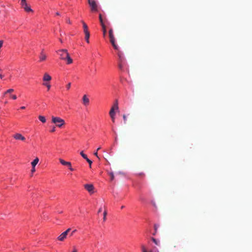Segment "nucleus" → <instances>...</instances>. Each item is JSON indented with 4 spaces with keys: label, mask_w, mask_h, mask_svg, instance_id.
<instances>
[{
    "label": "nucleus",
    "mask_w": 252,
    "mask_h": 252,
    "mask_svg": "<svg viewBox=\"0 0 252 252\" xmlns=\"http://www.w3.org/2000/svg\"><path fill=\"white\" fill-rule=\"evenodd\" d=\"M57 52L60 56L61 60L66 61L67 64H71L72 63L73 61L66 49L59 50Z\"/></svg>",
    "instance_id": "f257e3e1"
},
{
    "label": "nucleus",
    "mask_w": 252,
    "mask_h": 252,
    "mask_svg": "<svg viewBox=\"0 0 252 252\" xmlns=\"http://www.w3.org/2000/svg\"><path fill=\"white\" fill-rule=\"evenodd\" d=\"M52 122L55 124L57 126L61 127L63 126L64 125L65 122L64 120L58 117H52Z\"/></svg>",
    "instance_id": "f03ea898"
},
{
    "label": "nucleus",
    "mask_w": 252,
    "mask_h": 252,
    "mask_svg": "<svg viewBox=\"0 0 252 252\" xmlns=\"http://www.w3.org/2000/svg\"><path fill=\"white\" fill-rule=\"evenodd\" d=\"M70 228H68L66 231L63 232L58 237V240L60 241H63L66 238L68 232L70 231Z\"/></svg>",
    "instance_id": "7ed1b4c3"
},
{
    "label": "nucleus",
    "mask_w": 252,
    "mask_h": 252,
    "mask_svg": "<svg viewBox=\"0 0 252 252\" xmlns=\"http://www.w3.org/2000/svg\"><path fill=\"white\" fill-rule=\"evenodd\" d=\"M88 3L91 6V10L92 11H97V5L94 0H93L91 1H89Z\"/></svg>",
    "instance_id": "20e7f679"
},
{
    "label": "nucleus",
    "mask_w": 252,
    "mask_h": 252,
    "mask_svg": "<svg viewBox=\"0 0 252 252\" xmlns=\"http://www.w3.org/2000/svg\"><path fill=\"white\" fill-rule=\"evenodd\" d=\"M84 188L90 194L94 193V187L92 184H86Z\"/></svg>",
    "instance_id": "39448f33"
},
{
    "label": "nucleus",
    "mask_w": 252,
    "mask_h": 252,
    "mask_svg": "<svg viewBox=\"0 0 252 252\" xmlns=\"http://www.w3.org/2000/svg\"><path fill=\"white\" fill-rule=\"evenodd\" d=\"M21 4L25 11L27 12H32V10L30 6H28L26 1L21 3Z\"/></svg>",
    "instance_id": "423d86ee"
},
{
    "label": "nucleus",
    "mask_w": 252,
    "mask_h": 252,
    "mask_svg": "<svg viewBox=\"0 0 252 252\" xmlns=\"http://www.w3.org/2000/svg\"><path fill=\"white\" fill-rule=\"evenodd\" d=\"M13 138L16 140H19L21 141H25L26 140V138L23 136L21 133H16L14 135H13Z\"/></svg>",
    "instance_id": "0eeeda50"
},
{
    "label": "nucleus",
    "mask_w": 252,
    "mask_h": 252,
    "mask_svg": "<svg viewBox=\"0 0 252 252\" xmlns=\"http://www.w3.org/2000/svg\"><path fill=\"white\" fill-rule=\"evenodd\" d=\"M83 103L85 106H87L89 104L90 100L88 98L87 95L85 94L83 95L82 98Z\"/></svg>",
    "instance_id": "6e6552de"
},
{
    "label": "nucleus",
    "mask_w": 252,
    "mask_h": 252,
    "mask_svg": "<svg viewBox=\"0 0 252 252\" xmlns=\"http://www.w3.org/2000/svg\"><path fill=\"white\" fill-rule=\"evenodd\" d=\"M109 38L110 42H114L115 41L114 35L113 34V30L110 29L109 31Z\"/></svg>",
    "instance_id": "1a4fd4ad"
},
{
    "label": "nucleus",
    "mask_w": 252,
    "mask_h": 252,
    "mask_svg": "<svg viewBox=\"0 0 252 252\" xmlns=\"http://www.w3.org/2000/svg\"><path fill=\"white\" fill-rule=\"evenodd\" d=\"M39 59H40V60H39L40 62L44 61L46 59V55L44 53L43 50L40 53V56H39Z\"/></svg>",
    "instance_id": "9d476101"
},
{
    "label": "nucleus",
    "mask_w": 252,
    "mask_h": 252,
    "mask_svg": "<svg viewBox=\"0 0 252 252\" xmlns=\"http://www.w3.org/2000/svg\"><path fill=\"white\" fill-rule=\"evenodd\" d=\"M59 161L62 165L67 166H70V164H71L70 162L66 161L62 158H60Z\"/></svg>",
    "instance_id": "9b49d317"
},
{
    "label": "nucleus",
    "mask_w": 252,
    "mask_h": 252,
    "mask_svg": "<svg viewBox=\"0 0 252 252\" xmlns=\"http://www.w3.org/2000/svg\"><path fill=\"white\" fill-rule=\"evenodd\" d=\"M51 79L52 78L51 76H50L48 73H45L43 76V80L44 81H50Z\"/></svg>",
    "instance_id": "f8f14e48"
},
{
    "label": "nucleus",
    "mask_w": 252,
    "mask_h": 252,
    "mask_svg": "<svg viewBox=\"0 0 252 252\" xmlns=\"http://www.w3.org/2000/svg\"><path fill=\"white\" fill-rule=\"evenodd\" d=\"M82 23L83 24L84 32L85 33L86 32H89L88 31V28L87 24L83 21H82Z\"/></svg>",
    "instance_id": "ddd939ff"
},
{
    "label": "nucleus",
    "mask_w": 252,
    "mask_h": 252,
    "mask_svg": "<svg viewBox=\"0 0 252 252\" xmlns=\"http://www.w3.org/2000/svg\"><path fill=\"white\" fill-rule=\"evenodd\" d=\"M119 56V62H123L125 60L124 57L123 56L122 54L120 52H119L118 54Z\"/></svg>",
    "instance_id": "4468645a"
},
{
    "label": "nucleus",
    "mask_w": 252,
    "mask_h": 252,
    "mask_svg": "<svg viewBox=\"0 0 252 252\" xmlns=\"http://www.w3.org/2000/svg\"><path fill=\"white\" fill-rule=\"evenodd\" d=\"M111 108H113L114 110H116L119 109L118 102L117 100H116L115 101V103L113 104V105L112 106Z\"/></svg>",
    "instance_id": "2eb2a0df"
},
{
    "label": "nucleus",
    "mask_w": 252,
    "mask_h": 252,
    "mask_svg": "<svg viewBox=\"0 0 252 252\" xmlns=\"http://www.w3.org/2000/svg\"><path fill=\"white\" fill-rule=\"evenodd\" d=\"M85 34V40L86 42L89 43V38H90V32H86L84 33Z\"/></svg>",
    "instance_id": "dca6fc26"
},
{
    "label": "nucleus",
    "mask_w": 252,
    "mask_h": 252,
    "mask_svg": "<svg viewBox=\"0 0 252 252\" xmlns=\"http://www.w3.org/2000/svg\"><path fill=\"white\" fill-rule=\"evenodd\" d=\"M39 161V159L38 158H36L31 163L32 166H35L36 165Z\"/></svg>",
    "instance_id": "f3484780"
},
{
    "label": "nucleus",
    "mask_w": 252,
    "mask_h": 252,
    "mask_svg": "<svg viewBox=\"0 0 252 252\" xmlns=\"http://www.w3.org/2000/svg\"><path fill=\"white\" fill-rule=\"evenodd\" d=\"M13 92H14V89H9L7 90L6 91H5L2 97H4L5 94H11V93H13Z\"/></svg>",
    "instance_id": "a211bd4d"
},
{
    "label": "nucleus",
    "mask_w": 252,
    "mask_h": 252,
    "mask_svg": "<svg viewBox=\"0 0 252 252\" xmlns=\"http://www.w3.org/2000/svg\"><path fill=\"white\" fill-rule=\"evenodd\" d=\"M142 252H153L152 250L147 251L145 246L143 245H141Z\"/></svg>",
    "instance_id": "6ab92c4d"
},
{
    "label": "nucleus",
    "mask_w": 252,
    "mask_h": 252,
    "mask_svg": "<svg viewBox=\"0 0 252 252\" xmlns=\"http://www.w3.org/2000/svg\"><path fill=\"white\" fill-rule=\"evenodd\" d=\"M152 241L157 245V246H159L160 245V242L159 241L156 239L154 238H152Z\"/></svg>",
    "instance_id": "aec40b11"
},
{
    "label": "nucleus",
    "mask_w": 252,
    "mask_h": 252,
    "mask_svg": "<svg viewBox=\"0 0 252 252\" xmlns=\"http://www.w3.org/2000/svg\"><path fill=\"white\" fill-rule=\"evenodd\" d=\"M115 110H114L113 108H111L109 111V115L110 116H115L116 113L115 112Z\"/></svg>",
    "instance_id": "412c9836"
},
{
    "label": "nucleus",
    "mask_w": 252,
    "mask_h": 252,
    "mask_svg": "<svg viewBox=\"0 0 252 252\" xmlns=\"http://www.w3.org/2000/svg\"><path fill=\"white\" fill-rule=\"evenodd\" d=\"M38 119H39V120L41 122H42V123H45V122H46V119H45V117H44V116H39L38 117Z\"/></svg>",
    "instance_id": "4be33fe9"
},
{
    "label": "nucleus",
    "mask_w": 252,
    "mask_h": 252,
    "mask_svg": "<svg viewBox=\"0 0 252 252\" xmlns=\"http://www.w3.org/2000/svg\"><path fill=\"white\" fill-rule=\"evenodd\" d=\"M111 44L112 45V46H113L114 48L116 50H118L119 49V47L115 43V41L114 42H111Z\"/></svg>",
    "instance_id": "5701e85b"
},
{
    "label": "nucleus",
    "mask_w": 252,
    "mask_h": 252,
    "mask_svg": "<svg viewBox=\"0 0 252 252\" xmlns=\"http://www.w3.org/2000/svg\"><path fill=\"white\" fill-rule=\"evenodd\" d=\"M119 68L121 70H123L124 68V63L123 62H119Z\"/></svg>",
    "instance_id": "b1692460"
},
{
    "label": "nucleus",
    "mask_w": 252,
    "mask_h": 252,
    "mask_svg": "<svg viewBox=\"0 0 252 252\" xmlns=\"http://www.w3.org/2000/svg\"><path fill=\"white\" fill-rule=\"evenodd\" d=\"M103 29V36H105L106 33V27L104 25H103V26H101Z\"/></svg>",
    "instance_id": "393cba45"
},
{
    "label": "nucleus",
    "mask_w": 252,
    "mask_h": 252,
    "mask_svg": "<svg viewBox=\"0 0 252 252\" xmlns=\"http://www.w3.org/2000/svg\"><path fill=\"white\" fill-rule=\"evenodd\" d=\"M43 85L45 86L46 87H47V89H48V90H49L50 88H51V85H50L49 83H44L43 84Z\"/></svg>",
    "instance_id": "a878e982"
},
{
    "label": "nucleus",
    "mask_w": 252,
    "mask_h": 252,
    "mask_svg": "<svg viewBox=\"0 0 252 252\" xmlns=\"http://www.w3.org/2000/svg\"><path fill=\"white\" fill-rule=\"evenodd\" d=\"M99 21H100V22L101 23V26H103V25H104L103 24V20H102V15L100 14L99 15Z\"/></svg>",
    "instance_id": "bb28decb"
},
{
    "label": "nucleus",
    "mask_w": 252,
    "mask_h": 252,
    "mask_svg": "<svg viewBox=\"0 0 252 252\" xmlns=\"http://www.w3.org/2000/svg\"><path fill=\"white\" fill-rule=\"evenodd\" d=\"M80 155H81V156L84 158V159H87L88 158L87 156L86 155H85V154H84L83 152L82 151L80 152Z\"/></svg>",
    "instance_id": "cd10ccee"
},
{
    "label": "nucleus",
    "mask_w": 252,
    "mask_h": 252,
    "mask_svg": "<svg viewBox=\"0 0 252 252\" xmlns=\"http://www.w3.org/2000/svg\"><path fill=\"white\" fill-rule=\"evenodd\" d=\"M106 215H107V212L106 211H105L103 213V220L105 221L106 220Z\"/></svg>",
    "instance_id": "c85d7f7f"
},
{
    "label": "nucleus",
    "mask_w": 252,
    "mask_h": 252,
    "mask_svg": "<svg viewBox=\"0 0 252 252\" xmlns=\"http://www.w3.org/2000/svg\"><path fill=\"white\" fill-rule=\"evenodd\" d=\"M109 175L111 177V181L113 180L114 179V175L113 173H112V172L110 173Z\"/></svg>",
    "instance_id": "c756f323"
},
{
    "label": "nucleus",
    "mask_w": 252,
    "mask_h": 252,
    "mask_svg": "<svg viewBox=\"0 0 252 252\" xmlns=\"http://www.w3.org/2000/svg\"><path fill=\"white\" fill-rule=\"evenodd\" d=\"M86 160L89 163V165H90V167H91V165H92V161L90 159H89L88 158L86 159Z\"/></svg>",
    "instance_id": "7c9ffc66"
},
{
    "label": "nucleus",
    "mask_w": 252,
    "mask_h": 252,
    "mask_svg": "<svg viewBox=\"0 0 252 252\" xmlns=\"http://www.w3.org/2000/svg\"><path fill=\"white\" fill-rule=\"evenodd\" d=\"M10 97H11L12 99H14V100H15V99H17V96H16L15 94H11V95H10Z\"/></svg>",
    "instance_id": "2f4dec72"
},
{
    "label": "nucleus",
    "mask_w": 252,
    "mask_h": 252,
    "mask_svg": "<svg viewBox=\"0 0 252 252\" xmlns=\"http://www.w3.org/2000/svg\"><path fill=\"white\" fill-rule=\"evenodd\" d=\"M123 119H124V123L126 124V115H125V114L123 115Z\"/></svg>",
    "instance_id": "473e14b6"
},
{
    "label": "nucleus",
    "mask_w": 252,
    "mask_h": 252,
    "mask_svg": "<svg viewBox=\"0 0 252 252\" xmlns=\"http://www.w3.org/2000/svg\"><path fill=\"white\" fill-rule=\"evenodd\" d=\"M110 117L111 118L112 122L114 123L115 122V116H110Z\"/></svg>",
    "instance_id": "72a5a7b5"
},
{
    "label": "nucleus",
    "mask_w": 252,
    "mask_h": 252,
    "mask_svg": "<svg viewBox=\"0 0 252 252\" xmlns=\"http://www.w3.org/2000/svg\"><path fill=\"white\" fill-rule=\"evenodd\" d=\"M70 86H71V83H69L67 85H66V89L67 90H69L70 88Z\"/></svg>",
    "instance_id": "f704fd0d"
},
{
    "label": "nucleus",
    "mask_w": 252,
    "mask_h": 252,
    "mask_svg": "<svg viewBox=\"0 0 252 252\" xmlns=\"http://www.w3.org/2000/svg\"><path fill=\"white\" fill-rule=\"evenodd\" d=\"M158 224H155V225H154V228H155V231H156V232L157 231V229H158Z\"/></svg>",
    "instance_id": "c9c22d12"
},
{
    "label": "nucleus",
    "mask_w": 252,
    "mask_h": 252,
    "mask_svg": "<svg viewBox=\"0 0 252 252\" xmlns=\"http://www.w3.org/2000/svg\"><path fill=\"white\" fill-rule=\"evenodd\" d=\"M35 171V166H32V169L31 170V172L32 173H34Z\"/></svg>",
    "instance_id": "e433bc0d"
},
{
    "label": "nucleus",
    "mask_w": 252,
    "mask_h": 252,
    "mask_svg": "<svg viewBox=\"0 0 252 252\" xmlns=\"http://www.w3.org/2000/svg\"><path fill=\"white\" fill-rule=\"evenodd\" d=\"M76 232V229L74 230L73 231H72L71 232V233H70V236H72V235L74 234V233H75Z\"/></svg>",
    "instance_id": "4c0bfd02"
},
{
    "label": "nucleus",
    "mask_w": 252,
    "mask_h": 252,
    "mask_svg": "<svg viewBox=\"0 0 252 252\" xmlns=\"http://www.w3.org/2000/svg\"><path fill=\"white\" fill-rule=\"evenodd\" d=\"M69 169L71 170V171H73L74 170V169L73 168H72V166H71V164H70V166H68Z\"/></svg>",
    "instance_id": "58836bf2"
},
{
    "label": "nucleus",
    "mask_w": 252,
    "mask_h": 252,
    "mask_svg": "<svg viewBox=\"0 0 252 252\" xmlns=\"http://www.w3.org/2000/svg\"><path fill=\"white\" fill-rule=\"evenodd\" d=\"M55 127H54L51 130V132H54V131H55Z\"/></svg>",
    "instance_id": "ea45409f"
},
{
    "label": "nucleus",
    "mask_w": 252,
    "mask_h": 252,
    "mask_svg": "<svg viewBox=\"0 0 252 252\" xmlns=\"http://www.w3.org/2000/svg\"><path fill=\"white\" fill-rule=\"evenodd\" d=\"M94 156H95L97 158H99L98 155H97V151H96V152L94 153Z\"/></svg>",
    "instance_id": "a19ab883"
},
{
    "label": "nucleus",
    "mask_w": 252,
    "mask_h": 252,
    "mask_svg": "<svg viewBox=\"0 0 252 252\" xmlns=\"http://www.w3.org/2000/svg\"><path fill=\"white\" fill-rule=\"evenodd\" d=\"M66 22L69 23V24L71 23L70 21V20L69 19L66 20Z\"/></svg>",
    "instance_id": "79ce46f5"
},
{
    "label": "nucleus",
    "mask_w": 252,
    "mask_h": 252,
    "mask_svg": "<svg viewBox=\"0 0 252 252\" xmlns=\"http://www.w3.org/2000/svg\"><path fill=\"white\" fill-rule=\"evenodd\" d=\"M102 211V208H100L98 211V213H99Z\"/></svg>",
    "instance_id": "37998d69"
},
{
    "label": "nucleus",
    "mask_w": 252,
    "mask_h": 252,
    "mask_svg": "<svg viewBox=\"0 0 252 252\" xmlns=\"http://www.w3.org/2000/svg\"><path fill=\"white\" fill-rule=\"evenodd\" d=\"M26 108V107L25 106H22L20 107V109H25Z\"/></svg>",
    "instance_id": "c03bdc74"
},
{
    "label": "nucleus",
    "mask_w": 252,
    "mask_h": 252,
    "mask_svg": "<svg viewBox=\"0 0 252 252\" xmlns=\"http://www.w3.org/2000/svg\"><path fill=\"white\" fill-rule=\"evenodd\" d=\"M26 0H21V3H22L23 2H26Z\"/></svg>",
    "instance_id": "a18cd8bd"
},
{
    "label": "nucleus",
    "mask_w": 252,
    "mask_h": 252,
    "mask_svg": "<svg viewBox=\"0 0 252 252\" xmlns=\"http://www.w3.org/2000/svg\"><path fill=\"white\" fill-rule=\"evenodd\" d=\"M3 77V75L2 74H0V78L2 79Z\"/></svg>",
    "instance_id": "49530a36"
},
{
    "label": "nucleus",
    "mask_w": 252,
    "mask_h": 252,
    "mask_svg": "<svg viewBox=\"0 0 252 252\" xmlns=\"http://www.w3.org/2000/svg\"><path fill=\"white\" fill-rule=\"evenodd\" d=\"M56 15L58 16V15H60V14L59 13V12H56Z\"/></svg>",
    "instance_id": "de8ad7c7"
},
{
    "label": "nucleus",
    "mask_w": 252,
    "mask_h": 252,
    "mask_svg": "<svg viewBox=\"0 0 252 252\" xmlns=\"http://www.w3.org/2000/svg\"><path fill=\"white\" fill-rule=\"evenodd\" d=\"M77 250L76 249H74L72 252H77Z\"/></svg>",
    "instance_id": "09e8293b"
},
{
    "label": "nucleus",
    "mask_w": 252,
    "mask_h": 252,
    "mask_svg": "<svg viewBox=\"0 0 252 252\" xmlns=\"http://www.w3.org/2000/svg\"><path fill=\"white\" fill-rule=\"evenodd\" d=\"M100 149H101V148H100V147H98V148L97 149L96 151H98L99 150H100Z\"/></svg>",
    "instance_id": "8fccbe9b"
},
{
    "label": "nucleus",
    "mask_w": 252,
    "mask_h": 252,
    "mask_svg": "<svg viewBox=\"0 0 252 252\" xmlns=\"http://www.w3.org/2000/svg\"><path fill=\"white\" fill-rule=\"evenodd\" d=\"M124 207H125V206H122L121 207V209H123V208H124Z\"/></svg>",
    "instance_id": "3c124183"
},
{
    "label": "nucleus",
    "mask_w": 252,
    "mask_h": 252,
    "mask_svg": "<svg viewBox=\"0 0 252 252\" xmlns=\"http://www.w3.org/2000/svg\"><path fill=\"white\" fill-rule=\"evenodd\" d=\"M92 0H88V2H89V1H92Z\"/></svg>",
    "instance_id": "603ef678"
}]
</instances>
